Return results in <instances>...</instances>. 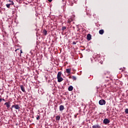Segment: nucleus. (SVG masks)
I'll return each mask as SVG.
<instances>
[{
	"label": "nucleus",
	"instance_id": "4468645a",
	"mask_svg": "<svg viewBox=\"0 0 128 128\" xmlns=\"http://www.w3.org/2000/svg\"><path fill=\"white\" fill-rule=\"evenodd\" d=\"M60 120V116H56V120Z\"/></svg>",
	"mask_w": 128,
	"mask_h": 128
},
{
	"label": "nucleus",
	"instance_id": "39448f33",
	"mask_svg": "<svg viewBox=\"0 0 128 128\" xmlns=\"http://www.w3.org/2000/svg\"><path fill=\"white\" fill-rule=\"evenodd\" d=\"M58 82H62L64 80V78L62 77L57 78Z\"/></svg>",
	"mask_w": 128,
	"mask_h": 128
},
{
	"label": "nucleus",
	"instance_id": "6e6552de",
	"mask_svg": "<svg viewBox=\"0 0 128 128\" xmlns=\"http://www.w3.org/2000/svg\"><path fill=\"white\" fill-rule=\"evenodd\" d=\"M91 38H92V35H90V34H88L87 35L88 40H90Z\"/></svg>",
	"mask_w": 128,
	"mask_h": 128
},
{
	"label": "nucleus",
	"instance_id": "bb28decb",
	"mask_svg": "<svg viewBox=\"0 0 128 128\" xmlns=\"http://www.w3.org/2000/svg\"><path fill=\"white\" fill-rule=\"evenodd\" d=\"M0 102H2V98H0Z\"/></svg>",
	"mask_w": 128,
	"mask_h": 128
},
{
	"label": "nucleus",
	"instance_id": "c85d7f7f",
	"mask_svg": "<svg viewBox=\"0 0 128 128\" xmlns=\"http://www.w3.org/2000/svg\"><path fill=\"white\" fill-rule=\"evenodd\" d=\"M76 118V116L74 115Z\"/></svg>",
	"mask_w": 128,
	"mask_h": 128
},
{
	"label": "nucleus",
	"instance_id": "393cba45",
	"mask_svg": "<svg viewBox=\"0 0 128 128\" xmlns=\"http://www.w3.org/2000/svg\"><path fill=\"white\" fill-rule=\"evenodd\" d=\"M68 23H70V22H72V21H70V20H68Z\"/></svg>",
	"mask_w": 128,
	"mask_h": 128
},
{
	"label": "nucleus",
	"instance_id": "4be33fe9",
	"mask_svg": "<svg viewBox=\"0 0 128 128\" xmlns=\"http://www.w3.org/2000/svg\"><path fill=\"white\" fill-rule=\"evenodd\" d=\"M72 44H76V42H73Z\"/></svg>",
	"mask_w": 128,
	"mask_h": 128
},
{
	"label": "nucleus",
	"instance_id": "f3484780",
	"mask_svg": "<svg viewBox=\"0 0 128 128\" xmlns=\"http://www.w3.org/2000/svg\"><path fill=\"white\" fill-rule=\"evenodd\" d=\"M72 80H76V77L75 76H72Z\"/></svg>",
	"mask_w": 128,
	"mask_h": 128
},
{
	"label": "nucleus",
	"instance_id": "cd10ccee",
	"mask_svg": "<svg viewBox=\"0 0 128 128\" xmlns=\"http://www.w3.org/2000/svg\"><path fill=\"white\" fill-rule=\"evenodd\" d=\"M19 49H16L15 50V52H16V50H18Z\"/></svg>",
	"mask_w": 128,
	"mask_h": 128
},
{
	"label": "nucleus",
	"instance_id": "f8f14e48",
	"mask_svg": "<svg viewBox=\"0 0 128 128\" xmlns=\"http://www.w3.org/2000/svg\"><path fill=\"white\" fill-rule=\"evenodd\" d=\"M60 77H62V72H58L57 75V78H60Z\"/></svg>",
	"mask_w": 128,
	"mask_h": 128
},
{
	"label": "nucleus",
	"instance_id": "423d86ee",
	"mask_svg": "<svg viewBox=\"0 0 128 128\" xmlns=\"http://www.w3.org/2000/svg\"><path fill=\"white\" fill-rule=\"evenodd\" d=\"M20 88H21V90H22V92H26V90L24 89V86L21 85L20 86Z\"/></svg>",
	"mask_w": 128,
	"mask_h": 128
},
{
	"label": "nucleus",
	"instance_id": "5701e85b",
	"mask_svg": "<svg viewBox=\"0 0 128 128\" xmlns=\"http://www.w3.org/2000/svg\"><path fill=\"white\" fill-rule=\"evenodd\" d=\"M52 0H48V2H52Z\"/></svg>",
	"mask_w": 128,
	"mask_h": 128
},
{
	"label": "nucleus",
	"instance_id": "412c9836",
	"mask_svg": "<svg viewBox=\"0 0 128 128\" xmlns=\"http://www.w3.org/2000/svg\"><path fill=\"white\" fill-rule=\"evenodd\" d=\"M36 120H40V116H38V115L37 116Z\"/></svg>",
	"mask_w": 128,
	"mask_h": 128
},
{
	"label": "nucleus",
	"instance_id": "1a4fd4ad",
	"mask_svg": "<svg viewBox=\"0 0 128 128\" xmlns=\"http://www.w3.org/2000/svg\"><path fill=\"white\" fill-rule=\"evenodd\" d=\"M92 128H100V126L99 124H95L92 126Z\"/></svg>",
	"mask_w": 128,
	"mask_h": 128
},
{
	"label": "nucleus",
	"instance_id": "0eeeda50",
	"mask_svg": "<svg viewBox=\"0 0 128 128\" xmlns=\"http://www.w3.org/2000/svg\"><path fill=\"white\" fill-rule=\"evenodd\" d=\"M64 110V106L63 105H60V112H62Z\"/></svg>",
	"mask_w": 128,
	"mask_h": 128
},
{
	"label": "nucleus",
	"instance_id": "b1692460",
	"mask_svg": "<svg viewBox=\"0 0 128 128\" xmlns=\"http://www.w3.org/2000/svg\"><path fill=\"white\" fill-rule=\"evenodd\" d=\"M20 54H22V50H20Z\"/></svg>",
	"mask_w": 128,
	"mask_h": 128
},
{
	"label": "nucleus",
	"instance_id": "f257e3e1",
	"mask_svg": "<svg viewBox=\"0 0 128 128\" xmlns=\"http://www.w3.org/2000/svg\"><path fill=\"white\" fill-rule=\"evenodd\" d=\"M14 108L15 110H20V105L18 104H15V105H12V108Z\"/></svg>",
	"mask_w": 128,
	"mask_h": 128
},
{
	"label": "nucleus",
	"instance_id": "9b49d317",
	"mask_svg": "<svg viewBox=\"0 0 128 128\" xmlns=\"http://www.w3.org/2000/svg\"><path fill=\"white\" fill-rule=\"evenodd\" d=\"M104 30H99L100 34H104Z\"/></svg>",
	"mask_w": 128,
	"mask_h": 128
},
{
	"label": "nucleus",
	"instance_id": "ddd939ff",
	"mask_svg": "<svg viewBox=\"0 0 128 128\" xmlns=\"http://www.w3.org/2000/svg\"><path fill=\"white\" fill-rule=\"evenodd\" d=\"M66 72L67 74H70V68L66 69Z\"/></svg>",
	"mask_w": 128,
	"mask_h": 128
},
{
	"label": "nucleus",
	"instance_id": "a878e982",
	"mask_svg": "<svg viewBox=\"0 0 128 128\" xmlns=\"http://www.w3.org/2000/svg\"><path fill=\"white\" fill-rule=\"evenodd\" d=\"M2 100H4V102H5L6 100L4 99V98H2Z\"/></svg>",
	"mask_w": 128,
	"mask_h": 128
},
{
	"label": "nucleus",
	"instance_id": "c756f323",
	"mask_svg": "<svg viewBox=\"0 0 128 128\" xmlns=\"http://www.w3.org/2000/svg\"><path fill=\"white\" fill-rule=\"evenodd\" d=\"M20 56H22V54H20Z\"/></svg>",
	"mask_w": 128,
	"mask_h": 128
},
{
	"label": "nucleus",
	"instance_id": "a211bd4d",
	"mask_svg": "<svg viewBox=\"0 0 128 128\" xmlns=\"http://www.w3.org/2000/svg\"><path fill=\"white\" fill-rule=\"evenodd\" d=\"M44 36H46V34H48V32L46 31V30H44Z\"/></svg>",
	"mask_w": 128,
	"mask_h": 128
},
{
	"label": "nucleus",
	"instance_id": "7c9ffc66",
	"mask_svg": "<svg viewBox=\"0 0 128 128\" xmlns=\"http://www.w3.org/2000/svg\"><path fill=\"white\" fill-rule=\"evenodd\" d=\"M106 78H108V77L106 76Z\"/></svg>",
	"mask_w": 128,
	"mask_h": 128
},
{
	"label": "nucleus",
	"instance_id": "2eb2a0df",
	"mask_svg": "<svg viewBox=\"0 0 128 128\" xmlns=\"http://www.w3.org/2000/svg\"><path fill=\"white\" fill-rule=\"evenodd\" d=\"M8 2H10L9 4H10V6H12V5L13 6V4H14L13 1L9 0Z\"/></svg>",
	"mask_w": 128,
	"mask_h": 128
},
{
	"label": "nucleus",
	"instance_id": "6ab92c4d",
	"mask_svg": "<svg viewBox=\"0 0 128 128\" xmlns=\"http://www.w3.org/2000/svg\"><path fill=\"white\" fill-rule=\"evenodd\" d=\"M62 30H66V27L62 26Z\"/></svg>",
	"mask_w": 128,
	"mask_h": 128
},
{
	"label": "nucleus",
	"instance_id": "20e7f679",
	"mask_svg": "<svg viewBox=\"0 0 128 128\" xmlns=\"http://www.w3.org/2000/svg\"><path fill=\"white\" fill-rule=\"evenodd\" d=\"M4 104V106H6L7 108H10V102H6Z\"/></svg>",
	"mask_w": 128,
	"mask_h": 128
},
{
	"label": "nucleus",
	"instance_id": "aec40b11",
	"mask_svg": "<svg viewBox=\"0 0 128 128\" xmlns=\"http://www.w3.org/2000/svg\"><path fill=\"white\" fill-rule=\"evenodd\" d=\"M125 112L128 114V108L125 109Z\"/></svg>",
	"mask_w": 128,
	"mask_h": 128
},
{
	"label": "nucleus",
	"instance_id": "f03ea898",
	"mask_svg": "<svg viewBox=\"0 0 128 128\" xmlns=\"http://www.w3.org/2000/svg\"><path fill=\"white\" fill-rule=\"evenodd\" d=\"M99 104L100 106H104L106 104V100H101L99 101Z\"/></svg>",
	"mask_w": 128,
	"mask_h": 128
},
{
	"label": "nucleus",
	"instance_id": "dca6fc26",
	"mask_svg": "<svg viewBox=\"0 0 128 128\" xmlns=\"http://www.w3.org/2000/svg\"><path fill=\"white\" fill-rule=\"evenodd\" d=\"M6 8H10V4H6Z\"/></svg>",
	"mask_w": 128,
	"mask_h": 128
},
{
	"label": "nucleus",
	"instance_id": "9d476101",
	"mask_svg": "<svg viewBox=\"0 0 128 128\" xmlns=\"http://www.w3.org/2000/svg\"><path fill=\"white\" fill-rule=\"evenodd\" d=\"M72 90H74V87H72V86H70L68 88V90H69V92H72Z\"/></svg>",
	"mask_w": 128,
	"mask_h": 128
},
{
	"label": "nucleus",
	"instance_id": "7ed1b4c3",
	"mask_svg": "<svg viewBox=\"0 0 128 128\" xmlns=\"http://www.w3.org/2000/svg\"><path fill=\"white\" fill-rule=\"evenodd\" d=\"M110 120H108V118H105L103 120V124H110Z\"/></svg>",
	"mask_w": 128,
	"mask_h": 128
}]
</instances>
